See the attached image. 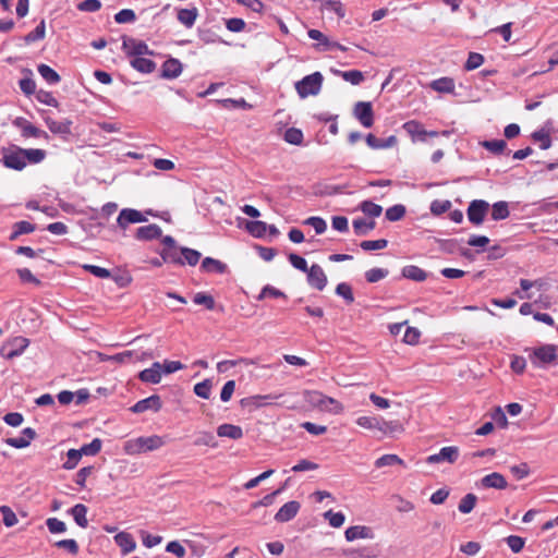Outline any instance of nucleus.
Returning <instances> with one entry per match:
<instances>
[{
	"label": "nucleus",
	"instance_id": "1",
	"mask_svg": "<svg viewBox=\"0 0 558 558\" xmlns=\"http://www.w3.org/2000/svg\"><path fill=\"white\" fill-rule=\"evenodd\" d=\"M182 368H184V365L180 361L155 362L149 368L141 371L138 378L144 383L158 384L162 375L172 374Z\"/></svg>",
	"mask_w": 558,
	"mask_h": 558
},
{
	"label": "nucleus",
	"instance_id": "2",
	"mask_svg": "<svg viewBox=\"0 0 558 558\" xmlns=\"http://www.w3.org/2000/svg\"><path fill=\"white\" fill-rule=\"evenodd\" d=\"M163 437L151 435L148 437H137L124 442L123 450L129 456L142 454L148 451H155L165 446Z\"/></svg>",
	"mask_w": 558,
	"mask_h": 558
},
{
	"label": "nucleus",
	"instance_id": "3",
	"mask_svg": "<svg viewBox=\"0 0 558 558\" xmlns=\"http://www.w3.org/2000/svg\"><path fill=\"white\" fill-rule=\"evenodd\" d=\"M530 362L536 367H548L558 363L557 347L555 344H541L535 348H525Z\"/></svg>",
	"mask_w": 558,
	"mask_h": 558
},
{
	"label": "nucleus",
	"instance_id": "4",
	"mask_svg": "<svg viewBox=\"0 0 558 558\" xmlns=\"http://www.w3.org/2000/svg\"><path fill=\"white\" fill-rule=\"evenodd\" d=\"M324 76L320 72H314L295 83V90L300 98L317 95L323 85Z\"/></svg>",
	"mask_w": 558,
	"mask_h": 558
},
{
	"label": "nucleus",
	"instance_id": "5",
	"mask_svg": "<svg viewBox=\"0 0 558 558\" xmlns=\"http://www.w3.org/2000/svg\"><path fill=\"white\" fill-rule=\"evenodd\" d=\"M306 402L314 408H318L322 411L338 414L342 411V405L337 400L324 396L319 391H306Z\"/></svg>",
	"mask_w": 558,
	"mask_h": 558
},
{
	"label": "nucleus",
	"instance_id": "6",
	"mask_svg": "<svg viewBox=\"0 0 558 558\" xmlns=\"http://www.w3.org/2000/svg\"><path fill=\"white\" fill-rule=\"evenodd\" d=\"M2 158L1 162L4 167L13 170L21 171L26 167V161L23 153V148L12 145L8 148L1 149Z\"/></svg>",
	"mask_w": 558,
	"mask_h": 558
},
{
	"label": "nucleus",
	"instance_id": "7",
	"mask_svg": "<svg viewBox=\"0 0 558 558\" xmlns=\"http://www.w3.org/2000/svg\"><path fill=\"white\" fill-rule=\"evenodd\" d=\"M29 345V339L16 336L7 340L0 348V355L5 360H12L24 353Z\"/></svg>",
	"mask_w": 558,
	"mask_h": 558
},
{
	"label": "nucleus",
	"instance_id": "8",
	"mask_svg": "<svg viewBox=\"0 0 558 558\" xmlns=\"http://www.w3.org/2000/svg\"><path fill=\"white\" fill-rule=\"evenodd\" d=\"M489 204L484 199L472 201L466 209V216L469 221L474 226H480L484 222L485 217L488 213Z\"/></svg>",
	"mask_w": 558,
	"mask_h": 558
},
{
	"label": "nucleus",
	"instance_id": "9",
	"mask_svg": "<svg viewBox=\"0 0 558 558\" xmlns=\"http://www.w3.org/2000/svg\"><path fill=\"white\" fill-rule=\"evenodd\" d=\"M122 40V49L128 56L138 58L145 54H153V51L143 40H137L128 36H123Z\"/></svg>",
	"mask_w": 558,
	"mask_h": 558
},
{
	"label": "nucleus",
	"instance_id": "10",
	"mask_svg": "<svg viewBox=\"0 0 558 558\" xmlns=\"http://www.w3.org/2000/svg\"><path fill=\"white\" fill-rule=\"evenodd\" d=\"M354 117L364 128H371L374 124V111L372 102L357 101L353 109Z\"/></svg>",
	"mask_w": 558,
	"mask_h": 558
},
{
	"label": "nucleus",
	"instance_id": "11",
	"mask_svg": "<svg viewBox=\"0 0 558 558\" xmlns=\"http://www.w3.org/2000/svg\"><path fill=\"white\" fill-rule=\"evenodd\" d=\"M146 220V217L140 210L123 208L117 218V225L122 230H125L131 223H140Z\"/></svg>",
	"mask_w": 558,
	"mask_h": 558
},
{
	"label": "nucleus",
	"instance_id": "12",
	"mask_svg": "<svg viewBox=\"0 0 558 558\" xmlns=\"http://www.w3.org/2000/svg\"><path fill=\"white\" fill-rule=\"evenodd\" d=\"M307 274V283L318 290V291H322L325 289V287L327 286V276L325 274V271L323 270V268L317 265V264H313L310 269L306 271Z\"/></svg>",
	"mask_w": 558,
	"mask_h": 558
},
{
	"label": "nucleus",
	"instance_id": "13",
	"mask_svg": "<svg viewBox=\"0 0 558 558\" xmlns=\"http://www.w3.org/2000/svg\"><path fill=\"white\" fill-rule=\"evenodd\" d=\"M459 458V448L456 446L444 447L438 453L427 457L426 462L429 464L448 462L454 463Z\"/></svg>",
	"mask_w": 558,
	"mask_h": 558
},
{
	"label": "nucleus",
	"instance_id": "14",
	"mask_svg": "<svg viewBox=\"0 0 558 558\" xmlns=\"http://www.w3.org/2000/svg\"><path fill=\"white\" fill-rule=\"evenodd\" d=\"M183 64L179 59L169 58L161 65L160 77L166 80H174L181 75Z\"/></svg>",
	"mask_w": 558,
	"mask_h": 558
},
{
	"label": "nucleus",
	"instance_id": "15",
	"mask_svg": "<svg viewBox=\"0 0 558 558\" xmlns=\"http://www.w3.org/2000/svg\"><path fill=\"white\" fill-rule=\"evenodd\" d=\"M162 402L160 397L153 395L146 399L140 400L132 408L133 413H144L146 411L158 412L161 409Z\"/></svg>",
	"mask_w": 558,
	"mask_h": 558
},
{
	"label": "nucleus",
	"instance_id": "16",
	"mask_svg": "<svg viewBox=\"0 0 558 558\" xmlns=\"http://www.w3.org/2000/svg\"><path fill=\"white\" fill-rule=\"evenodd\" d=\"M37 434L35 429L32 427H26L22 430V435L20 437H11L7 438L4 441L10 447L16 449H23L31 445L32 440L36 438Z\"/></svg>",
	"mask_w": 558,
	"mask_h": 558
},
{
	"label": "nucleus",
	"instance_id": "17",
	"mask_svg": "<svg viewBox=\"0 0 558 558\" xmlns=\"http://www.w3.org/2000/svg\"><path fill=\"white\" fill-rule=\"evenodd\" d=\"M345 558H377L378 550L373 546L349 547L341 550Z\"/></svg>",
	"mask_w": 558,
	"mask_h": 558
},
{
	"label": "nucleus",
	"instance_id": "18",
	"mask_svg": "<svg viewBox=\"0 0 558 558\" xmlns=\"http://www.w3.org/2000/svg\"><path fill=\"white\" fill-rule=\"evenodd\" d=\"M344 537L348 542H354L356 539H373L374 532L369 526L353 525L344 531Z\"/></svg>",
	"mask_w": 558,
	"mask_h": 558
},
{
	"label": "nucleus",
	"instance_id": "19",
	"mask_svg": "<svg viewBox=\"0 0 558 558\" xmlns=\"http://www.w3.org/2000/svg\"><path fill=\"white\" fill-rule=\"evenodd\" d=\"M301 505L299 501L291 500L286 502L275 514V520L284 523L292 520L299 512Z\"/></svg>",
	"mask_w": 558,
	"mask_h": 558
},
{
	"label": "nucleus",
	"instance_id": "20",
	"mask_svg": "<svg viewBox=\"0 0 558 558\" xmlns=\"http://www.w3.org/2000/svg\"><path fill=\"white\" fill-rule=\"evenodd\" d=\"M162 235L161 228L156 225H147L136 229L135 238L140 241H151L155 239H159Z\"/></svg>",
	"mask_w": 558,
	"mask_h": 558
},
{
	"label": "nucleus",
	"instance_id": "21",
	"mask_svg": "<svg viewBox=\"0 0 558 558\" xmlns=\"http://www.w3.org/2000/svg\"><path fill=\"white\" fill-rule=\"evenodd\" d=\"M481 485L485 488L505 489L508 483L502 474L494 472L484 476Z\"/></svg>",
	"mask_w": 558,
	"mask_h": 558
},
{
	"label": "nucleus",
	"instance_id": "22",
	"mask_svg": "<svg viewBox=\"0 0 558 558\" xmlns=\"http://www.w3.org/2000/svg\"><path fill=\"white\" fill-rule=\"evenodd\" d=\"M365 141L366 144L373 149L390 148L397 144V137L395 135H390L386 140H381L369 133L366 135Z\"/></svg>",
	"mask_w": 558,
	"mask_h": 558
},
{
	"label": "nucleus",
	"instance_id": "23",
	"mask_svg": "<svg viewBox=\"0 0 558 558\" xmlns=\"http://www.w3.org/2000/svg\"><path fill=\"white\" fill-rule=\"evenodd\" d=\"M198 16V9L196 7L189 9H179L177 13L178 21L186 28L194 26Z\"/></svg>",
	"mask_w": 558,
	"mask_h": 558
},
{
	"label": "nucleus",
	"instance_id": "24",
	"mask_svg": "<svg viewBox=\"0 0 558 558\" xmlns=\"http://www.w3.org/2000/svg\"><path fill=\"white\" fill-rule=\"evenodd\" d=\"M201 270L204 272L225 274L228 270V266L219 259L205 257L202 260Z\"/></svg>",
	"mask_w": 558,
	"mask_h": 558
},
{
	"label": "nucleus",
	"instance_id": "25",
	"mask_svg": "<svg viewBox=\"0 0 558 558\" xmlns=\"http://www.w3.org/2000/svg\"><path fill=\"white\" fill-rule=\"evenodd\" d=\"M117 545L121 548L123 555L133 551L136 547V543L133 536L126 532H120L114 536Z\"/></svg>",
	"mask_w": 558,
	"mask_h": 558
},
{
	"label": "nucleus",
	"instance_id": "26",
	"mask_svg": "<svg viewBox=\"0 0 558 558\" xmlns=\"http://www.w3.org/2000/svg\"><path fill=\"white\" fill-rule=\"evenodd\" d=\"M402 276L415 282H423L427 278V272L416 265H408L402 268Z\"/></svg>",
	"mask_w": 558,
	"mask_h": 558
},
{
	"label": "nucleus",
	"instance_id": "27",
	"mask_svg": "<svg viewBox=\"0 0 558 558\" xmlns=\"http://www.w3.org/2000/svg\"><path fill=\"white\" fill-rule=\"evenodd\" d=\"M130 64L133 69L143 74L153 73L156 69V62L144 57L133 58Z\"/></svg>",
	"mask_w": 558,
	"mask_h": 558
},
{
	"label": "nucleus",
	"instance_id": "28",
	"mask_svg": "<svg viewBox=\"0 0 558 558\" xmlns=\"http://www.w3.org/2000/svg\"><path fill=\"white\" fill-rule=\"evenodd\" d=\"M404 430L402 424L399 421L387 422L380 418L378 432L384 436H395L401 434Z\"/></svg>",
	"mask_w": 558,
	"mask_h": 558
},
{
	"label": "nucleus",
	"instance_id": "29",
	"mask_svg": "<svg viewBox=\"0 0 558 558\" xmlns=\"http://www.w3.org/2000/svg\"><path fill=\"white\" fill-rule=\"evenodd\" d=\"M429 86L438 93L452 94L454 92V81L447 76L432 81Z\"/></svg>",
	"mask_w": 558,
	"mask_h": 558
},
{
	"label": "nucleus",
	"instance_id": "30",
	"mask_svg": "<svg viewBox=\"0 0 558 558\" xmlns=\"http://www.w3.org/2000/svg\"><path fill=\"white\" fill-rule=\"evenodd\" d=\"M219 437H227L231 439H240L243 437V430L240 426L233 424H222L217 428Z\"/></svg>",
	"mask_w": 558,
	"mask_h": 558
},
{
	"label": "nucleus",
	"instance_id": "31",
	"mask_svg": "<svg viewBox=\"0 0 558 558\" xmlns=\"http://www.w3.org/2000/svg\"><path fill=\"white\" fill-rule=\"evenodd\" d=\"M35 229H36L35 225H33L28 221H25V220L17 221L13 225V231L9 235V240L15 241L20 235L32 233L33 231H35Z\"/></svg>",
	"mask_w": 558,
	"mask_h": 558
},
{
	"label": "nucleus",
	"instance_id": "32",
	"mask_svg": "<svg viewBox=\"0 0 558 558\" xmlns=\"http://www.w3.org/2000/svg\"><path fill=\"white\" fill-rule=\"evenodd\" d=\"M403 129L413 137H416L420 141H425L427 136V131L423 128V125L414 120L408 121L403 124Z\"/></svg>",
	"mask_w": 558,
	"mask_h": 558
},
{
	"label": "nucleus",
	"instance_id": "33",
	"mask_svg": "<svg viewBox=\"0 0 558 558\" xmlns=\"http://www.w3.org/2000/svg\"><path fill=\"white\" fill-rule=\"evenodd\" d=\"M40 76L50 85H56L61 81V76L49 65L41 63L37 66Z\"/></svg>",
	"mask_w": 558,
	"mask_h": 558
},
{
	"label": "nucleus",
	"instance_id": "34",
	"mask_svg": "<svg viewBox=\"0 0 558 558\" xmlns=\"http://www.w3.org/2000/svg\"><path fill=\"white\" fill-rule=\"evenodd\" d=\"M160 257L165 263H171L174 265L183 266L182 255L180 252V247L175 246L174 248H162L160 252Z\"/></svg>",
	"mask_w": 558,
	"mask_h": 558
},
{
	"label": "nucleus",
	"instance_id": "35",
	"mask_svg": "<svg viewBox=\"0 0 558 558\" xmlns=\"http://www.w3.org/2000/svg\"><path fill=\"white\" fill-rule=\"evenodd\" d=\"M71 514L73 515V519L78 526H81L83 529L87 527V525H88V520L86 518L87 507L85 505H82V504L75 505L71 509Z\"/></svg>",
	"mask_w": 558,
	"mask_h": 558
},
{
	"label": "nucleus",
	"instance_id": "36",
	"mask_svg": "<svg viewBox=\"0 0 558 558\" xmlns=\"http://www.w3.org/2000/svg\"><path fill=\"white\" fill-rule=\"evenodd\" d=\"M268 225L260 220L247 221L245 225L246 231L254 238H263L266 234Z\"/></svg>",
	"mask_w": 558,
	"mask_h": 558
},
{
	"label": "nucleus",
	"instance_id": "37",
	"mask_svg": "<svg viewBox=\"0 0 558 558\" xmlns=\"http://www.w3.org/2000/svg\"><path fill=\"white\" fill-rule=\"evenodd\" d=\"M307 35L311 39L317 40L318 44L315 45V48L318 50H330V41L329 38L324 35L318 29H308Z\"/></svg>",
	"mask_w": 558,
	"mask_h": 558
},
{
	"label": "nucleus",
	"instance_id": "38",
	"mask_svg": "<svg viewBox=\"0 0 558 558\" xmlns=\"http://www.w3.org/2000/svg\"><path fill=\"white\" fill-rule=\"evenodd\" d=\"M50 132L57 135H60L64 138H66L69 135H71V125L72 121L69 119H64L63 121H54V123H51Z\"/></svg>",
	"mask_w": 558,
	"mask_h": 558
},
{
	"label": "nucleus",
	"instance_id": "39",
	"mask_svg": "<svg viewBox=\"0 0 558 558\" xmlns=\"http://www.w3.org/2000/svg\"><path fill=\"white\" fill-rule=\"evenodd\" d=\"M180 252H181V255H182V262H183V266L185 264L190 265V266H195L198 264L201 257H202V254L194 250V248H190V247H180Z\"/></svg>",
	"mask_w": 558,
	"mask_h": 558
},
{
	"label": "nucleus",
	"instance_id": "40",
	"mask_svg": "<svg viewBox=\"0 0 558 558\" xmlns=\"http://www.w3.org/2000/svg\"><path fill=\"white\" fill-rule=\"evenodd\" d=\"M352 225L356 235H366L375 228L376 222L374 220L367 221L363 218H357L353 220Z\"/></svg>",
	"mask_w": 558,
	"mask_h": 558
},
{
	"label": "nucleus",
	"instance_id": "41",
	"mask_svg": "<svg viewBox=\"0 0 558 558\" xmlns=\"http://www.w3.org/2000/svg\"><path fill=\"white\" fill-rule=\"evenodd\" d=\"M510 215L508 203L499 201L492 206V218L496 221L504 220Z\"/></svg>",
	"mask_w": 558,
	"mask_h": 558
},
{
	"label": "nucleus",
	"instance_id": "42",
	"mask_svg": "<svg viewBox=\"0 0 558 558\" xmlns=\"http://www.w3.org/2000/svg\"><path fill=\"white\" fill-rule=\"evenodd\" d=\"M266 298H274V299H287V294L282 292L281 290L275 288L274 286L266 284L259 292V294L256 296L257 301H263Z\"/></svg>",
	"mask_w": 558,
	"mask_h": 558
},
{
	"label": "nucleus",
	"instance_id": "43",
	"mask_svg": "<svg viewBox=\"0 0 558 558\" xmlns=\"http://www.w3.org/2000/svg\"><path fill=\"white\" fill-rule=\"evenodd\" d=\"M46 35V24L45 20H41L40 23L35 27L34 31L29 32L24 36V41L26 44H32L45 38Z\"/></svg>",
	"mask_w": 558,
	"mask_h": 558
},
{
	"label": "nucleus",
	"instance_id": "44",
	"mask_svg": "<svg viewBox=\"0 0 558 558\" xmlns=\"http://www.w3.org/2000/svg\"><path fill=\"white\" fill-rule=\"evenodd\" d=\"M26 163H39L46 158V150L39 148H23Z\"/></svg>",
	"mask_w": 558,
	"mask_h": 558
},
{
	"label": "nucleus",
	"instance_id": "45",
	"mask_svg": "<svg viewBox=\"0 0 558 558\" xmlns=\"http://www.w3.org/2000/svg\"><path fill=\"white\" fill-rule=\"evenodd\" d=\"M25 72L28 74V76L21 78L19 86L26 96H29L36 93V83L32 78V71L27 69Z\"/></svg>",
	"mask_w": 558,
	"mask_h": 558
},
{
	"label": "nucleus",
	"instance_id": "46",
	"mask_svg": "<svg viewBox=\"0 0 558 558\" xmlns=\"http://www.w3.org/2000/svg\"><path fill=\"white\" fill-rule=\"evenodd\" d=\"M405 213H407L405 206L402 204H397V205L389 207L386 210L385 215H386L387 220L395 222V221L401 220L405 216Z\"/></svg>",
	"mask_w": 558,
	"mask_h": 558
},
{
	"label": "nucleus",
	"instance_id": "47",
	"mask_svg": "<svg viewBox=\"0 0 558 558\" xmlns=\"http://www.w3.org/2000/svg\"><path fill=\"white\" fill-rule=\"evenodd\" d=\"M379 422H380V418L379 417H376V416H359L356 420H355V423L362 427V428H365V429H368V430H378L379 429Z\"/></svg>",
	"mask_w": 558,
	"mask_h": 558
},
{
	"label": "nucleus",
	"instance_id": "48",
	"mask_svg": "<svg viewBox=\"0 0 558 558\" xmlns=\"http://www.w3.org/2000/svg\"><path fill=\"white\" fill-rule=\"evenodd\" d=\"M483 147L495 155L502 154L507 148V143L504 140H490L482 143Z\"/></svg>",
	"mask_w": 558,
	"mask_h": 558
},
{
	"label": "nucleus",
	"instance_id": "49",
	"mask_svg": "<svg viewBox=\"0 0 558 558\" xmlns=\"http://www.w3.org/2000/svg\"><path fill=\"white\" fill-rule=\"evenodd\" d=\"M397 464L403 465V460L397 454H384L375 461V466L378 469Z\"/></svg>",
	"mask_w": 558,
	"mask_h": 558
},
{
	"label": "nucleus",
	"instance_id": "50",
	"mask_svg": "<svg viewBox=\"0 0 558 558\" xmlns=\"http://www.w3.org/2000/svg\"><path fill=\"white\" fill-rule=\"evenodd\" d=\"M360 209L369 217H379L383 213V207L372 201H363L360 204Z\"/></svg>",
	"mask_w": 558,
	"mask_h": 558
},
{
	"label": "nucleus",
	"instance_id": "51",
	"mask_svg": "<svg viewBox=\"0 0 558 558\" xmlns=\"http://www.w3.org/2000/svg\"><path fill=\"white\" fill-rule=\"evenodd\" d=\"M284 141L292 145H301L303 143V132L296 128H289L284 132Z\"/></svg>",
	"mask_w": 558,
	"mask_h": 558
},
{
	"label": "nucleus",
	"instance_id": "52",
	"mask_svg": "<svg viewBox=\"0 0 558 558\" xmlns=\"http://www.w3.org/2000/svg\"><path fill=\"white\" fill-rule=\"evenodd\" d=\"M279 398H281V396L269 393V395H257V396L251 397L250 400L253 404H255L257 407H263V405H270V404L277 403Z\"/></svg>",
	"mask_w": 558,
	"mask_h": 558
},
{
	"label": "nucleus",
	"instance_id": "53",
	"mask_svg": "<svg viewBox=\"0 0 558 558\" xmlns=\"http://www.w3.org/2000/svg\"><path fill=\"white\" fill-rule=\"evenodd\" d=\"M484 60L485 58L482 53L470 52L466 62L464 63V70L473 71L480 68L484 63Z\"/></svg>",
	"mask_w": 558,
	"mask_h": 558
},
{
	"label": "nucleus",
	"instance_id": "54",
	"mask_svg": "<svg viewBox=\"0 0 558 558\" xmlns=\"http://www.w3.org/2000/svg\"><path fill=\"white\" fill-rule=\"evenodd\" d=\"M336 294L343 298L347 304L354 302L352 287L347 282H341L336 287Z\"/></svg>",
	"mask_w": 558,
	"mask_h": 558
},
{
	"label": "nucleus",
	"instance_id": "55",
	"mask_svg": "<svg viewBox=\"0 0 558 558\" xmlns=\"http://www.w3.org/2000/svg\"><path fill=\"white\" fill-rule=\"evenodd\" d=\"M476 500H477V497L474 495V494H468L465 495L461 500H460V504L458 506V509L460 512L462 513H470L475 505H476Z\"/></svg>",
	"mask_w": 558,
	"mask_h": 558
},
{
	"label": "nucleus",
	"instance_id": "56",
	"mask_svg": "<svg viewBox=\"0 0 558 558\" xmlns=\"http://www.w3.org/2000/svg\"><path fill=\"white\" fill-rule=\"evenodd\" d=\"M389 275L388 269L385 268H372L365 272V279L369 283H375L386 278Z\"/></svg>",
	"mask_w": 558,
	"mask_h": 558
},
{
	"label": "nucleus",
	"instance_id": "57",
	"mask_svg": "<svg viewBox=\"0 0 558 558\" xmlns=\"http://www.w3.org/2000/svg\"><path fill=\"white\" fill-rule=\"evenodd\" d=\"M82 268L97 278L107 279L111 277L110 270L100 266L84 264Z\"/></svg>",
	"mask_w": 558,
	"mask_h": 558
},
{
	"label": "nucleus",
	"instance_id": "58",
	"mask_svg": "<svg viewBox=\"0 0 558 558\" xmlns=\"http://www.w3.org/2000/svg\"><path fill=\"white\" fill-rule=\"evenodd\" d=\"M451 206H452V204L448 199H445V201L436 199V201L432 202V204H430V213L434 216H440V215L449 211Z\"/></svg>",
	"mask_w": 558,
	"mask_h": 558
},
{
	"label": "nucleus",
	"instance_id": "59",
	"mask_svg": "<svg viewBox=\"0 0 558 558\" xmlns=\"http://www.w3.org/2000/svg\"><path fill=\"white\" fill-rule=\"evenodd\" d=\"M193 302L197 305H204L207 310H214L216 302L210 294L198 292L194 295Z\"/></svg>",
	"mask_w": 558,
	"mask_h": 558
},
{
	"label": "nucleus",
	"instance_id": "60",
	"mask_svg": "<svg viewBox=\"0 0 558 558\" xmlns=\"http://www.w3.org/2000/svg\"><path fill=\"white\" fill-rule=\"evenodd\" d=\"M114 21L118 24L133 23L136 21V14L132 9H122L114 14Z\"/></svg>",
	"mask_w": 558,
	"mask_h": 558
},
{
	"label": "nucleus",
	"instance_id": "61",
	"mask_svg": "<svg viewBox=\"0 0 558 558\" xmlns=\"http://www.w3.org/2000/svg\"><path fill=\"white\" fill-rule=\"evenodd\" d=\"M36 99L41 104H45L47 106H51L54 108H58L60 105L59 101L57 100V98L53 97L51 92H47L44 89H39L36 93Z\"/></svg>",
	"mask_w": 558,
	"mask_h": 558
},
{
	"label": "nucleus",
	"instance_id": "62",
	"mask_svg": "<svg viewBox=\"0 0 558 558\" xmlns=\"http://www.w3.org/2000/svg\"><path fill=\"white\" fill-rule=\"evenodd\" d=\"M532 138L536 142H539V148L546 150L551 146V138L548 133L544 132V130H537L532 133Z\"/></svg>",
	"mask_w": 558,
	"mask_h": 558
},
{
	"label": "nucleus",
	"instance_id": "63",
	"mask_svg": "<svg viewBox=\"0 0 558 558\" xmlns=\"http://www.w3.org/2000/svg\"><path fill=\"white\" fill-rule=\"evenodd\" d=\"M0 512L3 517V524L7 527H12L15 524H17V518L16 514L13 512V510L9 506H1Z\"/></svg>",
	"mask_w": 558,
	"mask_h": 558
},
{
	"label": "nucleus",
	"instance_id": "64",
	"mask_svg": "<svg viewBox=\"0 0 558 558\" xmlns=\"http://www.w3.org/2000/svg\"><path fill=\"white\" fill-rule=\"evenodd\" d=\"M112 280L119 288H126L131 284L133 278L128 270L119 271L114 275H111Z\"/></svg>",
	"mask_w": 558,
	"mask_h": 558
}]
</instances>
